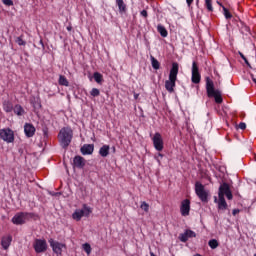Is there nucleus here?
I'll use <instances>...</instances> for the list:
<instances>
[{
	"mask_svg": "<svg viewBox=\"0 0 256 256\" xmlns=\"http://www.w3.org/2000/svg\"><path fill=\"white\" fill-rule=\"evenodd\" d=\"M239 129H247V124H245L244 122H241L240 124H239Z\"/></svg>",
	"mask_w": 256,
	"mask_h": 256,
	"instance_id": "nucleus-37",
	"label": "nucleus"
},
{
	"mask_svg": "<svg viewBox=\"0 0 256 256\" xmlns=\"http://www.w3.org/2000/svg\"><path fill=\"white\" fill-rule=\"evenodd\" d=\"M90 95H91V97H99V95H101V91H99V89H97V88H93L90 91Z\"/></svg>",
	"mask_w": 256,
	"mask_h": 256,
	"instance_id": "nucleus-31",
	"label": "nucleus"
},
{
	"mask_svg": "<svg viewBox=\"0 0 256 256\" xmlns=\"http://www.w3.org/2000/svg\"><path fill=\"white\" fill-rule=\"evenodd\" d=\"M254 256H256V254Z\"/></svg>",
	"mask_w": 256,
	"mask_h": 256,
	"instance_id": "nucleus-43",
	"label": "nucleus"
},
{
	"mask_svg": "<svg viewBox=\"0 0 256 256\" xmlns=\"http://www.w3.org/2000/svg\"><path fill=\"white\" fill-rule=\"evenodd\" d=\"M109 149V145H103L99 150V155L101 157H107V155H109Z\"/></svg>",
	"mask_w": 256,
	"mask_h": 256,
	"instance_id": "nucleus-20",
	"label": "nucleus"
},
{
	"mask_svg": "<svg viewBox=\"0 0 256 256\" xmlns=\"http://www.w3.org/2000/svg\"><path fill=\"white\" fill-rule=\"evenodd\" d=\"M179 74V64L173 63L169 73V79L165 81V89L168 93L175 91V83L177 81V75Z\"/></svg>",
	"mask_w": 256,
	"mask_h": 256,
	"instance_id": "nucleus-2",
	"label": "nucleus"
},
{
	"mask_svg": "<svg viewBox=\"0 0 256 256\" xmlns=\"http://www.w3.org/2000/svg\"><path fill=\"white\" fill-rule=\"evenodd\" d=\"M0 139L6 143H13L15 141V133L13 130L6 128L0 130Z\"/></svg>",
	"mask_w": 256,
	"mask_h": 256,
	"instance_id": "nucleus-7",
	"label": "nucleus"
},
{
	"mask_svg": "<svg viewBox=\"0 0 256 256\" xmlns=\"http://www.w3.org/2000/svg\"><path fill=\"white\" fill-rule=\"evenodd\" d=\"M3 109L6 113H11V111H13V104L9 101H4Z\"/></svg>",
	"mask_w": 256,
	"mask_h": 256,
	"instance_id": "nucleus-24",
	"label": "nucleus"
},
{
	"mask_svg": "<svg viewBox=\"0 0 256 256\" xmlns=\"http://www.w3.org/2000/svg\"><path fill=\"white\" fill-rule=\"evenodd\" d=\"M94 80L96 81V83H102L103 82V75L99 72H95L94 75Z\"/></svg>",
	"mask_w": 256,
	"mask_h": 256,
	"instance_id": "nucleus-27",
	"label": "nucleus"
},
{
	"mask_svg": "<svg viewBox=\"0 0 256 256\" xmlns=\"http://www.w3.org/2000/svg\"><path fill=\"white\" fill-rule=\"evenodd\" d=\"M190 211H191V201H189V199L183 200L180 206L181 215L183 217H187Z\"/></svg>",
	"mask_w": 256,
	"mask_h": 256,
	"instance_id": "nucleus-13",
	"label": "nucleus"
},
{
	"mask_svg": "<svg viewBox=\"0 0 256 256\" xmlns=\"http://www.w3.org/2000/svg\"><path fill=\"white\" fill-rule=\"evenodd\" d=\"M31 217L30 213L27 212H20L17 213L13 218H12V223L14 225H25L27 223V220Z\"/></svg>",
	"mask_w": 256,
	"mask_h": 256,
	"instance_id": "nucleus-6",
	"label": "nucleus"
},
{
	"mask_svg": "<svg viewBox=\"0 0 256 256\" xmlns=\"http://www.w3.org/2000/svg\"><path fill=\"white\" fill-rule=\"evenodd\" d=\"M73 161H74L75 167H77L78 169H83V167H85V158L81 156H76L74 157Z\"/></svg>",
	"mask_w": 256,
	"mask_h": 256,
	"instance_id": "nucleus-18",
	"label": "nucleus"
},
{
	"mask_svg": "<svg viewBox=\"0 0 256 256\" xmlns=\"http://www.w3.org/2000/svg\"><path fill=\"white\" fill-rule=\"evenodd\" d=\"M195 193L200 200H202L204 203L207 202V197L209 194L207 193V190H205V186H203V184L200 182H196L195 184Z\"/></svg>",
	"mask_w": 256,
	"mask_h": 256,
	"instance_id": "nucleus-8",
	"label": "nucleus"
},
{
	"mask_svg": "<svg viewBox=\"0 0 256 256\" xmlns=\"http://www.w3.org/2000/svg\"><path fill=\"white\" fill-rule=\"evenodd\" d=\"M225 196L229 201L233 199V193H231V188H229V184L223 183L220 185L218 190V198L214 197V203H217L219 211H226L227 209V201H225Z\"/></svg>",
	"mask_w": 256,
	"mask_h": 256,
	"instance_id": "nucleus-1",
	"label": "nucleus"
},
{
	"mask_svg": "<svg viewBox=\"0 0 256 256\" xmlns=\"http://www.w3.org/2000/svg\"><path fill=\"white\" fill-rule=\"evenodd\" d=\"M116 5H118L120 13H125L127 11V5L123 0H116Z\"/></svg>",
	"mask_w": 256,
	"mask_h": 256,
	"instance_id": "nucleus-19",
	"label": "nucleus"
},
{
	"mask_svg": "<svg viewBox=\"0 0 256 256\" xmlns=\"http://www.w3.org/2000/svg\"><path fill=\"white\" fill-rule=\"evenodd\" d=\"M157 31H158V33H160L161 37H167L169 35L165 26H163L161 24H158Z\"/></svg>",
	"mask_w": 256,
	"mask_h": 256,
	"instance_id": "nucleus-21",
	"label": "nucleus"
},
{
	"mask_svg": "<svg viewBox=\"0 0 256 256\" xmlns=\"http://www.w3.org/2000/svg\"><path fill=\"white\" fill-rule=\"evenodd\" d=\"M13 111L16 115H18L19 117H21V115H25V109H23V107H21V105H16L13 108Z\"/></svg>",
	"mask_w": 256,
	"mask_h": 256,
	"instance_id": "nucleus-23",
	"label": "nucleus"
},
{
	"mask_svg": "<svg viewBox=\"0 0 256 256\" xmlns=\"http://www.w3.org/2000/svg\"><path fill=\"white\" fill-rule=\"evenodd\" d=\"M11 241H13V237H11V235L2 237L1 246L3 247V249H5V251H7L9 247H11Z\"/></svg>",
	"mask_w": 256,
	"mask_h": 256,
	"instance_id": "nucleus-17",
	"label": "nucleus"
},
{
	"mask_svg": "<svg viewBox=\"0 0 256 256\" xmlns=\"http://www.w3.org/2000/svg\"><path fill=\"white\" fill-rule=\"evenodd\" d=\"M208 11H213V0H204Z\"/></svg>",
	"mask_w": 256,
	"mask_h": 256,
	"instance_id": "nucleus-30",
	"label": "nucleus"
},
{
	"mask_svg": "<svg viewBox=\"0 0 256 256\" xmlns=\"http://www.w3.org/2000/svg\"><path fill=\"white\" fill-rule=\"evenodd\" d=\"M93 151H95V145L93 144H84L81 147L82 155H93Z\"/></svg>",
	"mask_w": 256,
	"mask_h": 256,
	"instance_id": "nucleus-15",
	"label": "nucleus"
},
{
	"mask_svg": "<svg viewBox=\"0 0 256 256\" xmlns=\"http://www.w3.org/2000/svg\"><path fill=\"white\" fill-rule=\"evenodd\" d=\"M156 161L161 164V159H163V154L159 153L158 155L155 156Z\"/></svg>",
	"mask_w": 256,
	"mask_h": 256,
	"instance_id": "nucleus-36",
	"label": "nucleus"
},
{
	"mask_svg": "<svg viewBox=\"0 0 256 256\" xmlns=\"http://www.w3.org/2000/svg\"><path fill=\"white\" fill-rule=\"evenodd\" d=\"M151 64H152L153 69L157 70L160 67L159 61L157 59H155V57H153V56H151Z\"/></svg>",
	"mask_w": 256,
	"mask_h": 256,
	"instance_id": "nucleus-28",
	"label": "nucleus"
},
{
	"mask_svg": "<svg viewBox=\"0 0 256 256\" xmlns=\"http://www.w3.org/2000/svg\"><path fill=\"white\" fill-rule=\"evenodd\" d=\"M232 213H233V215H237V213H239V210L234 209V210L232 211Z\"/></svg>",
	"mask_w": 256,
	"mask_h": 256,
	"instance_id": "nucleus-40",
	"label": "nucleus"
},
{
	"mask_svg": "<svg viewBox=\"0 0 256 256\" xmlns=\"http://www.w3.org/2000/svg\"><path fill=\"white\" fill-rule=\"evenodd\" d=\"M67 30H68V31H71V26H68V27H67Z\"/></svg>",
	"mask_w": 256,
	"mask_h": 256,
	"instance_id": "nucleus-42",
	"label": "nucleus"
},
{
	"mask_svg": "<svg viewBox=\"0 0 256 256\" xmlns=\"http://www.w3.org/2000/svg\"><path fill=\"white\" fill-rule=\"evenodd\" d=\"M239 55L241 57V59H243V61L246 63L247 67H249L251 69V64L249 63V60H247V57H245V55H243V53L239 52Z\"/></svg>",
	"mask_w": 256,
	"mask_h": 256,
	"instance_id": "nucleus-34",
	"label": "nucleus"
},
{
	"mask_svg": "<svg viewBox=\"0 0 256 256\" xmlns=\"http://www.w3.org/2000/svg\"><path fill=\"white\" fill-rule=\"evenodd\" d=\"M208 245L210 249H217L219 247V242L217 241V239H211L209 240Z\"/></svg>",
	"mask_w": 256,
	"mask_h": 256,
	"instance_id": "nucleus-26",
	"label": "nucleus"
},
{
	"mask_svg": "<svg viewBox=\"0 0 256 256\" xmlns=\"http://www.w3.org/2000/svg\"><path fill=\"white\" fill-rule=\"evenodd\" d=\"M36 253H45L47 251V241L45 239H36L33 243Z\"/></svg>",
	"mask_w": 256,
	"mask_h": 256,
	"instance_id": "nucleus-10",
	"label": "nucleus"
},
{
	"mask_svg": "<svg viewBox=\"0 0 256 256\" xmlns=\"http://www.w3.org/2000/svg\"><path fill=\"white\" fill-rule=\"evenodd\" d=\"M193 237H197V233H195V231H193V230H185L184 233L179 235V240L182 243H187V241H189V239H193Z\"/></svg>",
	"mask_w": 256,
	"mask_h": 256,
	"instance_id": "nucleus-14",
	"label": "nucleus"
},
{
	"mask_svg": "<svg viewBox=\"0 0 256 256\" xmlns=\"http://www.w3.org/2000/svg\"><path fill=\"white\" fill-rule=\"evenodd\" d=\"M140 15H141L142 17H147V10H142V11L140 12Z\"/></svg>",
	"mask_w": 256,
	"mask_h": 256,
	"instance_id": "nucleus-38",
	"label": "nucleus"
},
{
	"mask_svg": "<svg viewBox=\"0 0 256 256\" xmlns=\"http://www.w3.org/2000/svg\"><path fill=\"white\" fill-rule=\"evenodd\" d=\"M93 213L91 207L87 206V204H83L81 209H76L75 212L72 214V218L75 221H81L82 217H89Z\"/></svg>",
	"mask_w": 256,
	"mask_h": 256,
	"instance_id": "nucleus-5",
	"label": "nucleus"
},
{
	"mask_svg": "<svg viewBox=\"0 0 256 256\" xmlns=\"http://www.w3.org/2000/svg\"><path fill=\"white\" fill-rule=\"evenodd\" d=\"M186 3L188 5V7H191V4L193 3V0H186Z\"/></svg>",
	"mask_w": 256,
	"mask_h": 256,
	"instance_id": "nucleus-39",
	"label": "nucleus"
},
{
	"mask_svg": "<svg viewBox=\"0 0 256 256\" xmlns=\"http://www.w3.org/2000/svg\"><path fill=\"white\" fill-rule=\"evenodd\" d=\"M50 247H52V251L56 253V255H61L64 249H67V246L61 242L53 240V238L49 239Z\"/></svg>",
	"mask_w": 256,
	"mask_h": 256,
	"instance_id": "nucleus-9",
	"label": "nucleus"
},
{
	"mask_svg": "<svg viewBox=\"0 0 256 256\" xmlns=\"http://www.w3.org/2000/svg\"><path fill=\"white\" fill-rule=\"evenodd\" d=\"M35 126H33V124H29V123H26L24 125V133L26 135V137L30 138V137H33V135H35Z\"/></svg>",
	"mask_w": 256,
	"mask_h": 256,
	"instance_id": "nucleus-16",
	"label": "nucleus"
},
{
	"mask_svg": "<svg viewBox=\"0 0 256 256\" xmlns=\"http://www.w3.org/2000/svg\"><path fill=\"white\" fill-rule=\"evenodd\" d=\"M206 91L208 97H214L216 103H223V97L221 91L215 90V84L209 77L206 78Z\"/></svg>",
	"mask_w": 256,
	"mask_h": 256,
	"instance_id": "nucleus-4",
	"label": "nucleus"
},
{
	"mask_svg": "<svg viewBox=\"0 0 256 256\" xmlns=\"http://www.w3.org/2000/svg\"><path fill=\"white\" fill-rule=\"evenodd\" d=\"M72 139H73V130L71 128L64 127L60 130L58 134V140L61 147H63L64 149H66V147H69V145H71Z\"/></svg>",
	"mask_w": 256,
	"mask_h": 256,
	"instance_id": "nucleus-3",
	"label": "nucleus"
},
{
	"mask_svg": "<svg viewBox=\"0 0 256 256\" xmlns=\"http://www.w3.org/2000/svg\"><path fill=\"white\" fill-rule=\"evenodd\" d=\"M154 149L156 151H163V137L159 132L155 133L154 136L152 137Z\"/></svg>",
	"mask_w": 256,
	"mask_h": 256,
	"instance_id": "nucleus-12",
	"label": "nucleus"
},
{
	"mask_svg": "<svg viewBox=\"0 0 256 256\" xmlns=\"http://www.w3.org/2000/svg\"><path fill=\"white\" fill-rule=\"evenodd\" d=\"M15 43H17V45H20V46H25V45H27V42H25L21 36H20V37H17V38L15 39Z\"/></svg>",
	"mask_w": 256,
	"mask_h": 256,
	"instance_id": "nucleus-32",
	"label": "nucleus"
},
{
	"mask_svg": "<svg viewBox=\"0 0 256 256\" xmlns=\"http://www.w3.org/2000/svg\"><path fill=\"white\" fill-rule=\"evenodd\" d=\"M217 3H218V5H220V7H222L223 15H224L225 19H231L233 17V15H231V12H229V10L225 6H223L222 3H219V2H217Z\"/></svg>",
	"mask_w": 256,
	"mask_h": 256,
	"instance_id": "nucleus-22",
	"label": "nucleus"
},
{
	"mask_svg": "<svg viewBox=\"0 0 256 256\" xmlns=\"http://www.w3.org/2000/svg\"><path fill=\"white\" fill-rule=\"evenodd\" d=\"M2 3L7 5V7L13 6V0H2Z\"/></svg>",
	"mask_w": 256,
	"mask_h": 256,
	"instance_id": "nucleus-35",
	"label": "nucleus"
},
{
	"mask_svg": "<svg viewBox=\"0 0 256 256\" xmlns=\"http://www.w3.org/2000/svg\"><path fill=\"white\" fill-rule=\"evenodd\" d=\"M191 81H192V83H195L196 85L201 83V74L199 73V66H197V62L192 63Z\"/></svg>",
	"mask_w": 256,
	"mask_h": 256,
	"instance_id": "nucleus-11",
	"label": "nucleus"
},
{
	"mask_svg": "<svg viewBox=\"0 0 256 256\" xmlns=\"http://www.w3.org/2000/svg\"><path fill=\"white\" fill-rule=\"evenodd\" d=\"M134 98L138 99L139 98V94H134Z\"/></svg>",
	"mask_w": 256,
	"mask_h": 256,
	"instance_id": "nucleus-41",
	"label": "nucleus"
},
{
	"mask_svg": "<svg viewBox=\"0 0 256 256\" xmlns=\"http://www.w3.org/2000/svg\"><path fill=\"white\" fill-rule=\"evenodd\" d=\"M82 249L87 253V255H91V245L89 243L83 244Z\"/></svg>",
	"mask_w": 256,
	"mask_h": 256,
	"instance_id": "nucleus-29",
	"label": "nucleus"
},
{
	"mask_svg": "<svg viewBox=\"0 0 256 256\" xmlns=\"http://www.w3.org/2000/svg\"><path fill=\"white\" fill-rule=\"evenodd\" d=\"M140 209L145 211V213H149V205L147 204V202H142L140 205Z\"/></svg>",
	"mask_w": 256,
	"mask_h": 256,
	"instance_id": "nucleus-33",
	"label": "nucleus"
},
{
	"mask_svg": "<svg viewBox=\"0 0 256 256\" xmlns=\"http://www.w3.org/2000/svg\"><path fill=\"white\" fill-rule=\"evenodd\" d=\"M59 85H63L64 87H69V81L67 80V78L65 76L60 75Z\"/></svg>",
	"mask_w": 256,
	"mask_h": 256,
	"instance_id": "nucleus-25",
	"label": "nucleus"
}]
</instances>
